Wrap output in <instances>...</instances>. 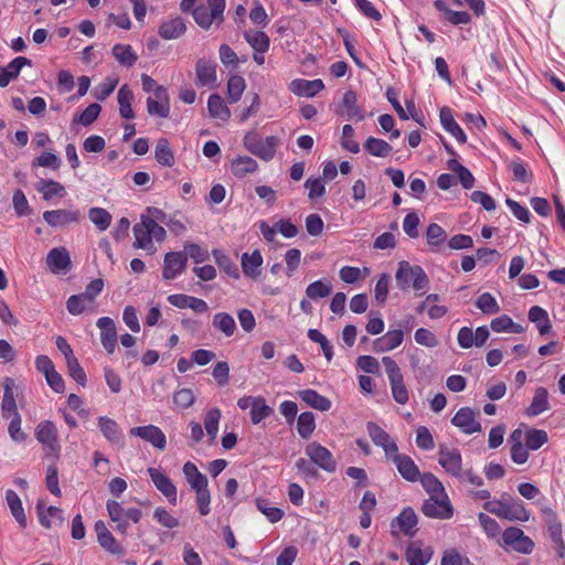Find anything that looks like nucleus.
<instances>
[{"label": "nucleus", "instance_id": "obj_14", "mask_svg": "<svg viewBox=\"0 0 565 565\" xmlns=\"http://www.w3.org/2000/svg\"><path fill=\"white\" fill-rule=\"evenodd\" d=\"M147 110L150 116L167 118L170 114L169 96L164 87L156 88L154 96L147 98Z\"/></svg>", "mask_w": 565, "mask_h": 565}, {"label": "nucleus", "instance_id": "obj_36", "mask_svg": "<svg viewBox=\"0 0 565 565\" xmlns=\"http://www.w3.org/2000/svg\"><path fill=\"white\" fill-rule=\"evenodd\" d=\"M40 523L45 527H58L64 522L63 511L56 507H49L45 511L38 504Z\"/></svg>", "mask_w": 565, "mask_h": 565}, {"label": "nucleus", "instance_id": "obj_24", "mask_svg": "<svg viewBox=\"0 0 565 565\" xmlns=\"http://www.w3.org/2000/svg\"><path fill=\"white\" fill-rule=\"evenodd\" d=\"M367 433L373 443L384 449L387 457H391L392 454L397 451L396 443L376 424L369 423Z\"/></svg>", "mask_w": 565, "mask_h": 565}, {"label": "nucleus", "instance_id": "obj_17", "mask_svg": "<svg viewBox=\"0 0 565 565\" xmlns=\"http://www.w3.org/2000/svg\"><path fill=\"white\" fill-rule=\"evenodd\" d=\"M438 462L448 473L456 477L459 476L462 470L461 454L456 448L441 446L438 454Z\"/></svg>", "mask_w": 565, "mask_h": 565}, {"label": "nucleus", "instance_id": "obj_48", "mask_svg": "<svg viewBox=\"0 0 565 565\" xmlns=\"http://www.w3.org/2000/svg\"><path fill=\"white\" fill-rule=\"evenodd\" d=\"M117 99L119 104L120 116L126 119H132L135 117V113L131 107L134 94L127 85H122L119 88Z\"/></svg>", "mask_w": 565, "mask_h": 565}, {"label": "nucleus", "instance_id": "obj_59", "mask_svg": "<svg viewBox=\"0 0 565 565\" xmlns=\"http://www.w3.org/2000/svg\"><path fill=\"white\" fill-rule=\"evenodd\" d=\"M88 217L99 231H105L111 223L110 213L102 207L89 209Z\"/></svg>", "mask_w": 565, "mask_h": 565}, {"label": "nucleus", "instance_id": "obj_26", "mask_svg": "<svg viewBox=\"0 0 565 565\" xmlns=\"http://www.w3.org/2000/svg\"><path fill=\"white\" fill-rule=\"evenodd\" d=\"M168 301L177 308H190L198 313H204L209 310V306L204 300L183 294L170 295Z\"/></svg>", "mask_w": 565, "mask_h": 565}, {"label": "nucleus", "instance_id": "obj_5", "mask_svg": "<svg viewBox=\"0 0 565 565\" xmlns=\"http://www.w3.org/2000/svg\"><path fill=\"white\" fill-rule=\"evenodd\" d=\"M382 363L385 366L395 402L402 405L406 404L408 401V392L404 384L401 369L391 356H384Z\"/></svg>", "mask_w": 565, "mask_h": 565}, {"label": "nucleus", "instance_id": "obj_10", "mask_svg": "<svg viewBox=\"0 0 565 565\" xmlns=\"http://www.w3.org/2000/svg\"><path fill=\"white\" fill-rule=\"evenodd\" d=\"M305 452L313 463H316L324 471H335L337 461L334 460L332 454L326 447L313 441L306 446Z\"/></svg>", "mask_w": 565, "mask_h": 565}, {"label": "nucleus", "instance_id": "obj_34", "mask_svg": "<svg viewBox=\"0 0 565 565\" xmlns=\"http://www.w3.org/2000/svg\"><path fill=\"white\" fill-rule=\"evenodd\" d=\"M257 169V161L248 156H237L231 161V171L236 178H244Z\"/></svg>", "mask_w": 565, "mask_h": 565}, {"label": "nucleus", "instance_id": "obj_9", "mask_svg": "<svg viewBox=\"0 0 565 565\" xmlns=\"http://www.w3.org/2000/svg\"><path fill=\"white\" fill-rule=\"evenodd\" d=\"M497 516L510 521L526 522L530 519V513L521 500L502 498L497 500Z\"/></svg>", "mask_w": 565, "mask_h": 565}, {"label": "nucleus", "instance_id": "obj_56", "mask_svg": "<svg viewBox=\"0 0 565 565\" xmlns=\"http://www.w3.org/2000/svg\"><path fill=\"white\" fill-rule=\"evenodd\" d=\"M111 52L113 56L125 66H132L137 61V55L130 45L116 44Z\"/></svg>", "mask_w": 565, "mask_h": 565}, {"label": "nucleus", "instance_id": "obj_21", "mask_svg": "<svg viewBox=\"0 0 565 565\" xmlns=\"http://www.w3.org/2000/svg\"><path fill=\"white\" fill-rule=\"evenodd\" d=\"M70 253L65 247H56L49 252L46 265L53 274H64L71 268Z\"/></svg>", "mask_w": 565, "mask_h": 565}, {"label": "nucleus", "instance_id": "obj_40", "mask_svg": "<svg viewBox=\"0 0 565 565\" xmlns=\"http://www.w3.org/2000/svg\"><path fill=\"white\" fill-rule=\"evenodd\" d=\"M300 398L310 407L316 408L321 412H327L331 408V402L329 398L320 395L315 390H303L298 392Z\"/></svg>", "mask_w": 565, "mask_h": 565}, {"label": "nucleus", "instance_id": "obj_49", "mask_svg": "<svg viewBox=\"0 0 565 565\" xmlns=\"http://www.w3.org/2000/svg\"><path fill=\"white\" fill-rule=\"evenodd\" d=\"M247 43L258 53H266L269 49L270 41L268 35L263 31L249 30L244 33Z\"/></svg>", "mask_w": 565, "mask_h": 565}, {"label": "nucleus", "instance_id": "obj_62", "mask_svg": "<svg viewBox=\"0 0 565 565\" xmlns=\"http://www.w3.org/2000/svg\"><path fill=\"white\" fill-rule=\"evenodd\" d=\"M423 488L429 494V497H435L445 493V488L443 483L431 473L420 475L418 478Z\"/></svg>", "mask_w": 565, "mask_h": 565}, {"label": "nucleus", "instance_id": "obj_39", "mask_svg": "<svg viewBox=\"0 0 565 565\" xmlns=\"http://www.w3.org/2000/svg\"><path fill=\"white\" fill-rule=\"evenodd\" d=\"M529 320L536 324L540 334L545 335L552 331V323L547 311L540 307L533 306L529 310Z\"/></svg>", "mask_w": 565, "mask_h": 565}, {"label": "nucleus", "instance_id": "obj_8", "mask_svg": "<svg viewBox=\"0 0 565 565\" xmlns=\"http://www.w3.org/2000/svg\"><path fill=\"white\" fill-rule=\"evenodd\" d=\"M423 513L433 519H450L454 513L452 505L446 493L429 497L422 507Z\"/></svg>", "mask_w": 565, "mask_h": 565}, {"label": "nucleus", "instance_id": "obj_53", "mask_svg": "<svg viewBox=\"0 0 565 565\" xmlns=\"http://www.w3.org/2000/svg\"><path fill=\"white\" fill-rule=\"evenodd\" d=\"M364 148L370 154L377 158H386L392 152V147L388 142L374 137H369L366 139Z\"/></svg>", "mask_w": 565, "mask_h": 565}, {"label": "nucleus", "instance_id": "obj_29", "mask_svg": "<svg viewBox=\"0 0 565 565\" xmlns=\"http://www.w3.org/2000/svg\"><path fill=\"white\" fill-rule=\"evenodd\" d=\"M523 443L530 450H537L548 441V435L544 429L532 428L526 425L519 427Z\"/></svg>", "mask_w": 565, "mask_h": 565}, {"label": "nucleus", "instance_id": "obj_13", "mask_svg": "<svg viewBox=\"0 0 565 565\" xmlns=\"http://www.w3.org/2000/svg\"><path fill=\"white\" fill-rule=\"evenodd\" d=\"M148 473L156 488L168 499L171 504L175 505L178 500V492L171 479L157 468H149Z\"/></svg>", "mask_w": 565, "mask_h": 565}, {"label": "nucleus", "instance_id": "obj_46", "mask_svg": "<svg viewBox=\"0 0 565 565\" xmlns=\"http://www.w3.org/2000/svg\"><path fill=\"white\" fill-rule=\"evenodd\" d=\"M182 470L186 479V482L189 483L192 490L202 488L204 486H209L207 478L199 471V469L193 462H185Z\"/></svg>", "mask_w": 565, "mask_h": 565}, {"label": "nucleus", "instance_id": "obj_60", "mask_svg": "<svg viewBox=\"0 0 565 565\" xmlns=\"http://www.w3.org/2000/svg\"><path fill=\"white\" fill-rule=\"evenodd\" d=\"M508 170L511 172L513 179L521 183H527L532 179V173L520 158L512 160L508 164Z\"/></svg>", "mask_w": 565, "mask_h": 565}, {"label": "nucleus", "instance_id": "obj_58", "mask_svg": "<svg viewBox=\"0 0 565 565\" xmlns=\"http://www.w3.org/2000/svg\"><path fill=\"white\" fill-rule=\"evenodd\" d=\"M332 291V286L328 280H317L311 282L307 289L306 295L312 300L324 298Z\"/></svg>", "mask_w": 565, "mask_h": 565}, {"label": "nucleus", "instance_id": "obj_35", "mask_svg": "<svg viewBox=\"0 0 565 565\" xmlns=\"http://www.w3.org/2000/svg\"><path fill=\"white\" fill-rule=\"evenodd\" d=\"M186 28L179 17L163 21L159 26V34L164 40H174L184 34Z\"/></svg>", "mask_w": 565, "mask_h": 565}, {"label": "nucleus", "instance_id": "obj_31", "mask_svg": "<svg viewBox=\"0 0 565 565\" xmlns=\"http://www.w3.org/2000/svg\"><path fill=\"white\" fill-rule=\"evenodd\" d=\"M216 65L212 62L200 60L196 63L195 72L198 84L201 86L213 87L216 83Z\"/></svg>", "mask_w": 565, "mask_h": 565}, {"label": "nucleus", "instance_id": "obj_44", "mask_svg": "<svg viewBox=\"0 0 565 565\" xmlns=\"http://www.w3.org/2000/svg\"><path fill=\"white\" fill-rule=\"evenodd\" d=\"M440 122L443 127L459 142L465 143L467 138L462 129L455 121L452 114L449 108H441L440 110Z\"/></svg>", "mask_w": 565, "mask_h": 565}, {"label": "nucleus", "instance_id": "obj_18", "mask_svg": "<svg viewBox=\"0 0 565 565\" xmlns=\"http://www.w3.org/2000/svg\"><path fill=\"white\" fill-rule=\"evenodd\" d=\"M130 435L140 437L141 439L150 443L153 447L163 450L167 445L166 435L163 431L153 425L139 426L130 429Z\"/></svg>", "mask_w": 565, "mask_h": 565}, {"label": "nucleus", "instance_id": "obj_19", "mask_svg": "<svg viewBox=\"0 0 565 565\" xmlns=\"http://www.w3.org/2000/svg\"><path fill=\"white\" fill-rule=\"evenodd\" d=\"M96 326L100 330V341L104 349L113 354L117 345V331L114 320L109 317H103L97 320Z\"/></svg>", "mask_w": 565, "mask_h": 565}, {"label": "nucleus", "instance_id": "obj_55", "mask_svg": "<svg viewBox=\"0 0 565 565\" xmlns=\"http://www.w3.org/2000/svg\"><path fill=\"white\" fill-rule=\"evenodd\" d=\"M246 88V82L241 75H233L227 81V98L230 103H237Z\"/></svg>", "mask_w": 565, "mask_h": 565}, {"label": "nucleus", "instance_id": "obj_57", "mask_svg": "<svg viewBox=\"0 0 565 565\" xmlns=\"http://www.w3.org/2000/svg\"><path fill=\"white\" fill-rule=\"evenodd\" d=\"M256 507L260 513H263L271 523L280 521L284 516V511L275 507L267 499H257Z\"/></svg>", "mask_w": 565, "mask_h": 565}, {"label": "nucleus", "instance_id": "obj_54", "mask_svg": "<svg viewBox=\"0 0 565 565\" xmlns=\"http://www.w3.org/2000/svg\"><path fill=\"white\" fill-rule=\"evenodd\" d=\"M222 414L221 411L216 407L210 408L206 411L204 416V428L206 430L207 436L213 441L217 437L218 433V424L221 420Z\"/></svg>", "mask_w": 565, "mask_h": 565}, {"label": "nucleus", "instance_id": "obj_25", "mask_svg": "<svg viewBox=\"0 0 565 565\" xmlns=\"http://www.w3.org/2000/svg\"><path fill=\"white\" fill-rule=\"evenodd\" d=\"M390 458H392V460L396 465L398 472L402 475L404 479L412 482L418 480V478L420 477V472L418 467L415 465L411 457L406 455H399L396 451L395 454H392Z\"/></svg>", "mask_w": 565, "mask_h": 565}, {"label": "nucleus", "instance_id": "obj_37", "mask_svg": "<svg viewBox=\"0 0 565 565\" xmlns=\"http://www.w3.org/2000/svg\"><path fill=\"white\" fill-rule=\"evenodd\" d=\"M106 508L110 520L116 523V531L125 534L128 529V522L126 521V510L119 502L115 500H108Z\"/></svg>", "mask_w": 565, "mask_h": 565}, {"label": "nucleus", "instance_id": "obj_51", "mask_svg": "<svg viewBox=\"0 0 565 565\" xmlns=\"http://www.w3.org/2000/svg\"><path fill=\"white\" fill-rule=\"evenodd\" d=\"M343 113L350 119L358 118L362 120L364 118L361 108L358 106V97L353 90L344 93L342 98Z\"/></svg>", "mask_w": 565, "mask_h": 565}, {"label": "nucleus", "instance_id": "obj_33", "mask_svg": "<svg viewBox=\"0 0 565 565\" xmlns=\"http://www.w3.org/2000/svg\"><path fill=\"white\" fill-rule=\"evenodd\" d=\"M324 84L321 79H295L290 83V90L298 95L305 97H313L320 90H322Z\"/></svg>", "mask_w": 565, "mask_h": 565}, {"label": "nucleus", "instance_id": "obj_47", "mask_svg": "<svg viewBox=\"0 0 565 565\" xmlns=\"http://www.w3.org/2000/svg\"><path fill=\"white\" fill-rule=\"evenodd\" d=\"M430 557V548H422L417 542H413L407 547L406 559L409 565H426Z\"/></svg>", "mask_w": 565, "mask_h": 565}, {"label": "nucleus", "instance_id": "obj_32", "mask_svg": "<svg viewBox=\"0 0 565 565\" xmlns=\"http://www.w3.org/2000/svg\"><path fill=\"white\" fill-rule=\"evenodd\" d=\"M242 269L245 276L257 279L260 276V267L263 264V256L259 250L253 253H244L242 255Z\"/></svg>", "mask_w": 565, "mask_h": 565}, {"label": "nucleus", "instance_id": "obj_4", "mask_svg": "<svg viewBox=\"0 0 565 565\" xmlns=\"http://www.w3.org/2000/svg\"><path fill=\"white\" fill-rule=\"evenodd\" d=\"M277 145L278 139L276 137L270 136L262 139L254 131L247 132L243 138L245 149L265 161H269L274 158Z\"/></svg>", "mask_w": 565, "mask_h": 565}, {"label": "nucleus", "instance_id": "obj_61", "mask_svg": "<svg viewBox=\"0 0 565 565\" xmlns=\"http://www.w3.org/2000/svg\"><path fill=\"white\" fill-rule=\"evenodd\" d=\"M316 428L315 415L311 412H303L299 415L297 422L298 434L307 439Z\"/></svg>", "mask_w": 565, "mask_h": 565}, {"label": "nucleus", "instance_id": "obj_23", "mask_svg": "<svg viewBox=\"0 0 565 565\" xmlns=\"http://www.w3.org/2000/svg\"><path fill=\"white\" fill-rule=\"evenodd\" d=\"M35 437L42 445L50 448L51 450L55 451L58 449L57 429L53 422H41L36 426Z\"/></svg>", "mask_w": 565, "mask_h": 565}, {"label": "nucleus", "instance_id": "obj_52", "mask_svg": "<svg viewBox=\"0 0 565 565\" xmlns=\"http://www.w3.org/2000/svg\"><path fill=\"white\" fill-rule=\"evenodd\" d=\"M98 427L107 440L114 444L120 443L121 434L115 420L108 417H99Z\"/></svg>", "mask_w": 565, "mask_h": 565}, {"label": "nucleus", "instance_id": "obj_11", "mask_svg": "<svg viewBox=\"0 0 565 565\" xmlns=\"http://www.w3.org/2000/svg\"><path fill=\"white\" fill-rule=\"evenodd\" d=\"M391 526L393 535L396 536L398 533H403L412 537L417 532V515L412 509H404L401 514L392 521Z\"/></svg>", "mask_w": 565, "mask_h": 565}, {"label": "nucleus", "instance_id": "obj_45", "mask_svg": "<svg viewBox=\"0 0 565 565\" xmlns=\"http://www.w3.org/2000/svg\"><path fill=\"white\" fill-rule=\"evenodd\" d=\"M35 189L42 194L43 199L46 201L53 199L54 196L63 198L66 193L65 188L54 180L42 179L36 183Z\"/></svg>", "mask_w": 565, "mask_h": 565}, {"label": "nucleus", "instance_id": "obj_3", "mask_svg": "<svg viewBox=\"0 0 565 565\" xmlns=\"http://www.w3.org/2000/svg\"><path fill=\"white\" fill-rule=\"evenodd\" d=\"M395 281L396 286L401 290H408L409 288H413L420 295L426 292L429 285V279L423 268L417 265H411L406 260H401L398 263Z\"/></svg>", "mask_w": 565, "mask_h": 565}, {"label": "nucleus", "instance_id": "obj_16", "mask_svg": "<svg viewBox=\"0 0 565 565\" xmlns=\"http://www.w3.org/2000/svg\"><path fill=\"white\" fill-rule=\"evenodd\" d=\"M451 424L459 428L463 434H473L481 431V425L476 419V413L469 407L460 408L451 419Z\"/></svg>", "mask_w": 565, "mask_h": 565}, {"label": "nucleus", "instance_id": "obj_15", "mask_svg": "<svg viewBox=\"0 0 565 565\" xmlns=\"http://www.w3.org/2000/svg\"><path fill=\"white\" fill-rule=\"evenodd\" d=\"M186 255L181 252H170L164 256L162 277L166 280L174 279L186 266Z\"/></svg>", "mask_w": 565, "mask_h": 565}, {"label": "nucleus", "instance_id": "obj_63", "mask_svg": "<svg viewBox=\"0 0 565 565\" xmlns=\"http://www.w3.org/2000/svg\"><path fill=\"white\" fill-rule=\"evenodd\" d=\"M212 255L214 257L215 263L230 276L237 278L238 277V269L237 267L232 263L230 257L225 255L220 249H214L212 252Z\"/></svg>", "mask_w": 565, "mask_h": 565}, {"label": "nucleus", "instance_id": "obj_7", "mask_svg": "<svg viewBox=\"0 0 565 565\" xmlns=\"http://www.w3.org/2000/svg\"><path fill=\"white\" fill-rule=\"evenodd\" d=\"M503 546L521 554H531L534 542L524 532L515 526L508 527L502 534Z\"/></svg>", "mask_w": 565, "mask_h": 565}, {"label": "nucleus", "instance_id": "obj_1", "mask_svg": "<svg viewBox=\"0 0 565 565\" xmlns=\"http://www.w3.org/2000/svg\"><path fill=\"white\" fill-rule=\"evenodd\" d=\"M158 222L166 223L175 234H181L185 231V226L180 221L167 223L166 214L161 210L149 207L148 214L141 215L140 222L134 226V246L136 248H141L148 254L156 253L157 247L153 241L161 243L166 238V230Z\"/></svg>", "mask_w": 565, "mask_h": 565}, {"label": "nucleus", "instance_id": "obj_28", "mask_svg": "<svg viewBox=\"0 0 565 565\" xmlns=\"http://www.w3.org/2000/svg\"><path fill=\"white\" fill-rule=\"evenodd\" d=\"M403 340L404 333L402 330H390L374 341L373 350L377 353L388 352L399 347Z\"/></svg>", "mask_w": 565, "mask_h": 565}, {"label": "nucleus", "instance_id": "obj_30", "mask_svg": "<svg viewBox=\"0 0 565 565\" xmlns=\"http://www.w3.org/2000/svg\"><path fill=\"white\" fill-rule=\"evenodd\" d=\"M30 66L31 61L24 56H18L12 60L7 67L0 66V87H6L8 84L18 77L23 66Z\"/></svg>", "mask_w": 565, "mask_h": 565}, {"label": "nucleus", "instance_id": "obj_27", "mask_svg": "<svg viewBox=\"0 0 565 565\" xmlns=\"http://www.w3.org/2000/svg\"><path fill=\"white\" fill-rule=\"evenodd\" d=\"M510 455L513 462L518 465H523L529 459V450L530 448L523 443V437L521 436V429H514L509 438Z\"/></svg>", "mask_w": 565, "mask_h": 565}, {"label": "nucleus", "instance_id": "obj_22", "mask_svg": "<svg viewBox=\"0 0 565 565\" xmlns=\"http://www.w3.org/2000/svg\"><path fill=\"white\" fill-rule=\"evenodd\" d=\"M95 532L99 545L105 551L116 555H120L124 553L121 545L110 533V531L107 529L106 524L103 521H97L95 523Z\"/></svg>", "mask_w": 565, "mask_h": 565}, {"label": "nucleus", "instance_id": "obj_2", "mask_svg": "<svg viewBox=\"0 0 565 565\" xmlns=\"http://www.w3.org/2000/svg\"><path fill=\"white\" fill-rule=\"evenodd\" d=\"M102 278L93 279L81 294L71 296L66 301V309L73 316L94 313L97 309V297L104 289Z\"/></svg>", "mask_w": 565, "mask_h": 565}, {"label": "nucleus", "instance_id": "obj_6", "mask_svg": "<svg viewBox=\"0 0 565 565\" xmlns=\"http://www.w3.org/2000/svg\"><path fill=\"white\" fill-rule=\"evenodd\" d=\"M224 8L225 0H207V4L193 10V18L201 28L209 29L213 21L222 20Z\"/></svg>", "mask_w": 565, "mask_h": 565}, {"label": "nucleus", "instance_id": "obj_41", "mask_svg": "<svg viewBox=\"0 0 565 565\" xmlns=\"http://www.w3.org/2000/svg\"><path fill=\"white\" fill-rule=\"evenodd\" d=\"M6 501L9 505L12 516L15 519L18 524L22 529L26 527V515L24 513V509L22 507V502L19 495L13 490H8L6 492Z\"/></svg>", "mask_w": 565, "mask_h": 565}, {"label": "nucleus", "instance_id": "obj_64", "mask_svg": "<svg viewBox=\"0 0 565 565\" xmlns=\"http://www.w3.org/2000/svg\"><path fill=\"white\" fill-rule=\"evenodd\" d=\"M8 433L10 438L18 444L25 441L26 434L21 428V415H13L10 417V423L8 427Z\"/></svg>", "mask_w": 565, "mask_h": 565}, {"label": "nucleus", "instance_id": "obj_43", "mask_svg": "<svg viewBox=\"0 0 565 565\" xmlns=\"http://www.w3.org/2000/svg\"><path fill=\"white\" fill-rule=\"evenodd\" d=\"M550 408L548 393L544 387L535 390L531 405L526 408L527 416H537Z\"/></svg>", "mask_w": 565, "mask_h": 565}, {"label": "nucleus", "instance_id": "obj_12", "mask_svg": "<svg viewBox=\"0 0 565 565\" xmlns=\"http://www.w3.org/2000/svg\"><path fill=\"white\" fill-rule=\"evenodd\" d=\"M2 387L3 397L1 402V413L4 418L9 419L11 416L19 414L15 401L18 386L13 379L6 377L2 381Z\"/></svg>", "mask_w": 565, "mask_h": 565}, {"label": "nucleus", "instance_id": "obj_20", "mask_svg": "<svg viewBox=\"0 0 565 565\" xmlns=\"http://www.w3.org/2000/svg\"><path fill=\"white\" fill-rule=\"evenodd\" d=\"M43 218L52 227H62L71 223L79 222L81 213L77 210H52L45 211Z\"/></svg>", "mask_w": 565, "mask_h": 565}, {"label": "nucleus", "instance_id": "obj_50", "mask_svg": "<svg viewBox=\"0 0 565 565\" xmlns=\"http://www.w3.org/2000/svg\"><path fill=\"white\" fill-rule=\"evenodd\" d=\"M154 158L161 166L172 167L174 164V154L167 139L161 138L157 141Z\"/></svg>", "mask_w": 565, "mask_h": 565}, {"label": "nucleus", "instance_id": "obj_42", "mask_svg": "<svg viewBox=\"0 0 565 565\" xmlns=\"http://www.w3.org/2000/svg\"><path fill=\"white\" fill-rule=\"evenodd\" d=\"M212 326L226 338L234 335L237 327L234 318L227 312H217L213 316Z\"/></svg>", "mask_w": 565, "mask_h": 565}, {"label": "nucleus", "instance_id": "obj_38", "mask_svg": "<svg viewBox=\"0 0 565 565\" xmlns=\"http://www.w3.org/2000/svg\"><path fill=\"white\" fill-rule=\"evenodd\" d=\"M207 110H209V115L214 119H220L222 121H228L231 118L230 108L226 106L223 98L217 94H213L209 97Z\"/></svg>", "mask_w": 565, "mask_h": 565}]
</instances>
